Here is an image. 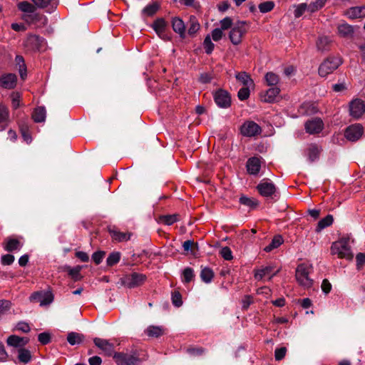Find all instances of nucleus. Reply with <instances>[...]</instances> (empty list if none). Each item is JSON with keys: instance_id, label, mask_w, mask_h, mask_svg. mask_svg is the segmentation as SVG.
Returning <instances> with one entry per match:
<instances>
[{"instance_id": "b1692460", "label": "nucleus", "mask_w": 365, "mask_h": 365, "mask_svg": "<svg viewBox=\"0 0 365 365\" xmlns=\"http://www.w3.org/2000/svg\"><path fill=\"white\" fill-rule=\"evenodd\" d=\"M171 23L173 31L178 34L180 38H184L185 37V25L184 21L179 17H173Z\"/></svg>"}, {"instance_id": "9b49d317", "label": "nucleus", "mask_w": 365, "mask_h": 365, "mask_svg": "<svg viewBox=\"0 0 365 365\" xmlns=\"http://www.w3.org/2000/svg\"><path fill=\"white\" fill-rule=\"evenodd\" d=\"M30 301L38 302L41 306L50 304L53 301V295L51 292H36L30 296Z\"/></svg>"}, {"instance_id": "a18cd8bd", "label": "nucleus", "mask_w": 365, "mask_h": 365, "mask_svg": "<svg viewBox=\"0 0 365 365\" xmlns=\"http://www.w3.org/2000/svg\"><path fill=\"white\" fill-rule=\"evenodd\" d=\"M182 282L187 284L192 282L195 278L194 270L191 267H186L182 271Z\"/></svg>"}, {"instance_id": "09e8293b", "label": "nucleus", "mask_w": 365, "mask_h": 365, "mask_svg": "<svg viewBox=\"0 0 365 365\" xmlns=\"http://www.w3.org/2000/svg\"><path fill=\"white\" fill-rule=\"evenodd\" d=\"M65 269L68 272V274L75 281H78L81 279V266H76L75 267H67Z\"/></svg>"}, {"instance_id": "473e14b6", "label": "nucleus", "mask_w": 365, "mask_h": 365, "mask_svg": "<svg viewBox=\"0 0 365 365\" xmlns=\"http://www.w3.org/2000/svg\"><path fill=\"white\" fill-rule=\"evenodd\" d=\"M17 7L19 10L25 13L24 14H32L36 11L37 8L34 3L31 4L26 1L19 2L17 5Z\"/></svg>"}, {"instance_id": "a211bd4d", "label": "nucleus", "mask_w": 365, "mask_h": 365, "mask_svg": "<svg viewBox=\"0 0 365 365\" xmlns=\"http://www.w3.org/2000/svg\"><path fill=\"white\" fill-rule=\"evenodd\" d=\"M43 41V38L39 36L31 34L25 40L24 46L30 51L38 50L41 46Z\"/></svg>"}, {"instance_id": "f257e3e1", "label": "nucleus", "mask_w": 365, "mask_h": 365, "mask_svg": "<svg viewBox=\"0 0 365 365\" xmlns=\"http://www.w3.org/2000/svg\"><path fill=\"white\" fill-rule=\"evenodd\" d=\"M313 272V267L312 264L302 263L299 264L295 272V277L298 284L304 288H310L314 283V280L311 277Z\"/></svg>"}, {"instance_id": "39448f33", "label": "nucleus", "mask_w": 365, "mask_h": 365, "mask_svg": "<svg viewBox=\"0 0 365 365\" xmlns=\"http://www.w3.org/2000/svg\"><path fill=\"white\" fill-rule=\"evenodd\" d=\"M341 60L338 57L327 58L319 66V74L325 77L335 71L341 64Z\"/></svg>"}, {"instance_id": "f03ea898", "label": "nucleus", "mask_w": 365, "mask_h": 365, "mask_svg": "<svg viewBox=\"0 0 365 365\" xmlns=\"http://www.w3.org/2000/svg\"><path fill=\"white\" fill-rule=\"evenodd\" d=\"M113 359L117 365H138L142 361L135 350L116 352L113 354Z\"/></svg>"}, {"instance_id": "7c9ffc66", "label": "nucleus", "mask_w": 365, "mask_h": 365, "mask_svg": "<svg viewBox=\"0 0 365 365\" xmlns=\"http://www.w3.org/2000/svg\"><path fill=\"white\" fill-rule=\"evenodd\" d=\"M46 110L45 107L38 106L34 109L32 113V119L36 123H42L45 121Z\"/></svg>"}, {"instance_id": "13d9d810", "label": "nucleus", "mask_w": 365, "mask_h": 365, "mask_svg": "<svg viewBox=\"0 0 365 365\" xmlns=\"http://www.w3.org/2000/svg\"><path fill=\"white\" fill-rule=\"evenodd\" d=\"M220 255L225 260H231L232 259V252L230 247H224L220 250Z\"/></svg>"}, {"instance_id": "6ab92c4d", "label": "nucleus", "mask_w": 365, "mask_h": 365, "mask_svg": "<svg viewBox=\"0 0 365 365\" xmlns=\"http://www.w3.org/2000/svg\"><path fill=\"white\" fill-rule=\"evenodd\" d=\"M144 332L150 338H159L166 334L167 329L161 325H150L145 329Z\"/></svg>"}, {"instance_id": "2f4dec72", "label": "nucleus", "mask_w": 365, "mask_h": 365, "mask_svg": "<svg viewBox=\"0 0 365 365\" xmlns=\"http://www.w3.org/2000/svg\"><path fill=\"white\" fill-rule=\"evenodd\" d=\"M235 78L244 86L251 87V86H254V85H255L254 84V81L251 78L250 76L247 73H246L245 71L237 73L236 75H235Z\"/></svg>"}, {"instance_id": "2eb2a0df", "label": "nucleus", "mask_w": 365, "mask_h": 365, "mask_svg": "<svg viewBox=\"0 0 365 365\" xmlns=\"http://www.w3.org/2000/svg\"><path fill=\"white\" fill-rule=\"evenodd\" d=\"M350 115L354 118H359L365 112V104L360 99L353 100L349 106Z\"/></svg>"}, {"instance_id": "c756f323", "label": "nucleus", "mask_w": 365, "mask_h": 365, "mask_svg": "<svg viewBox=\"0 0 365 365\" xmlns=\"http://www.w3.org/2000/svg\"><path fill=\"white\" fill-rule=\"evenodd\" d=\"M280 93V89L277 86L269 88L262 98L263 101L267 103H272L275 101L276 98Z\"/></svg>"}, {"instance_id": "0e129e2a", "label": "nucleus", "mask_w": 365, "mask_h": 365, "mask_svg": "<svg viewBox=\"0 0 365 365\" xmlns=\"http://www.w3.org/2000/svg\"><path fill=\"white\" fill-rule=\"evenodd\" d=\"M223 36V32L221 29H215L212 31V38L215 41H220Z\"/></svg>"}, {"instance_id": "0eeeda50", "label": "nucleus", "mask_w": 365, "mask_h": 365, "mask_svg": "<svg viewBox=\"0 0 365 365\" xmlns=\"http://www.w3.org/2000/svg\"><path fill=\"white\" fill-rule=\"evenodd\" d=\"M259 193L264 197L273 198L277 192L275 185L268 179H263L257 186Z\"/></svg>"}, {"instance_id": "423d86ee", "label": "nucleus", "mask_w": 365, "mask_h": 365, "mask_svg": "<svg viewBox=\"0 0 365 365\" xmlns=\"http://www.w3.org/2000/svg\"><path fill=\"white\" fill-rule=\"evenodd\" d=\"M122 284L129 288H135L142 285L146 280V276L141 273L133 272L122 278Z\"/></svg>"}, {"instance_id": "680f3d73", "label": "nucleus", "mask_w": 365, "mask_h": 365, "mask_svg": "<svg viewBox=\"0 0 365 365\" xmlns=\"http://www.w3.org/2000/svg\"><path fill=\"white\" fill-rule=\"evenodd\" d=\"M220 26L222 30H227L232 28V19L230 17H225L220 21Z\"/></svg>"}, {"instance_id": "e433bc0d", "label": "nucleus", "mask_w": 365, "mask_h": 365, "mask_svg": "<svg viewBox=\"0 0 365 365\" xmlns=\"http://www.w3.org/2000/svg\"><path fill=\"white\" fill-rule=\"evenodd\" d=\"M239 202L240 204L252 209H255L259 205V201L257 199L248 197L245 195H242L239 199Z\"/></svg>"}, {"instance_id": "c03bdc74", "label": "nucleus", "mask_w": 365, "mask_h": 365, "mask_svg": "<svg viewBox=\"0 0 365 365\" xmlns=\"http://www.w3.org/2000/svg\"><path fill=\"white\" fill-rule=\"evenodd\" d=\"M200 24L197 18L194 16L190 17L188 34L190 36H194L200 29Z\"/></svg>"}, {"instance_id": "4468645a", "label": "nucleus", "mask_w": 365, "mask_h": 365, "mask_svg": "<svg viewBox=\"0 0 365 365\" xmlns=\"http://www.w3.org/2000/svg\"><path fill=\"white\" fill-rule=\"evenodd\" d=\"M274 267L272 264L262 267L259 269L255 270V279L257 281L262 280L264 277L268 276L269 280H271L272 278L275 276L279 272V269L274 270Z\"/></svg>"}, {"instance_id": "dca6fc26", "label": "nucleus", "mask_w": 365, "mask_h": 365, "mask_svg": "<svg viewBox=\"0 0 365 365\" xmlns=\"http://www.w3.org/2000/svg\"><path fill=\"white\" fill-rule=\"evenodd\" d=\"M324 128V123L319 118H314L305 123V130L309 134L320 133Z\"/></svg>"}, {"instance_id": "37998d69", "label": "nucleus", "mask_w": 365, "mask_h": 365, "mask_svg": "<svg viewBox=\"0 0 365 365\" xmlns=\"http://www.w3.org/2000/svg\"><path fill=\"white\" fill-rule=\"evenodd\" d=\"M179 220L180 217L178 214L166 215L160 217V222L166 225H172Z\"/></svg>"}, {"instance_id": "79ce46f5", "label": "nucleus", "mask_w": 365, "mask_h": 365, "mask_svg": "<svg viewBox=\"0 0 365 365\" xmlns=\"http://www.w3.org/2000/svg\"><path fill=\"white\" fill-rule=\"evenodd\" d=\"M283 243V238L281 235H276L273 237L270 244L264 248L267 252H269L274 249L279 247Z\"/></svg>"}, {"instance_id": "e2e57ef3", "label": "nucleus", "mask_w": 365, "mask_h": 365, "mask_svg": "<svg viewBox=\"0 0 365 365\" xmlns=\"http://www.w3.org/2000/svg\"><path fill=\"white\" fill-rule=\"evenodd\" d=\"M287 349L285 347H280L278 349H276L274 351V357L277 361L282 360L286 354Z\"/></svg>"}, {"instance_id": "f704fd0d", "label": "nucleus", "mask_w": 365, "mask_h": 365, "mask_svg": "<svg viewBox=\"0 0 365 365\" xmlns=\"http://www.w3.org/2000/svg\"><path fill=\"white\" fill-rule=\"evenodd\" d=\"M85 339V336L77 332H70L67 336V341L71 345L80 344Z\"/></svg>"}, {"instance_id": "69168bd1", "label": "nucleus", "mask_w": 365, "mask_h": 365, "mask_svg": "<svg viewBox=\"0 0 365 365\" xmlns=\"http://www.w3.org/2000/svg\"><path fill=\"white\" fill-rule=\"evenodd\" d=\"M356 266L358 269H361L365 264V253H359L356 257Z\"/></svg>"}, {"instance_id": "774afa93", "label": "nucleus", "mask_w": 365, "mask_h": 365, "mask_svg": "<svg viewBox=\"0 0 365 365\" xmlns=\"http://www.w3.org/2000/svg\"><path fill=\"white\" fill-rule=\"evenodd\" d=\"M212 75L210 73H201L199 81L202 83H208L212 79Z\"/></svg>"}, {"instance_id": "c9c22d12", "label": "nucleus", "mask_w": 365, "mask_h": 365, "mask_svg": "<svg viewBox=\"0 0 365 365\" xmlns=\"http://www.w3.org/2000/svg\"><path fill=\"white\" fill-rule=\"evenodd\" d=\"M264 80L267 86L276 87L279 83V75L274 72H267L264 76Z\"/></svg>"}, {"instance_id": "412c9836", "label": "nucleus", "mask_w": 365, "mask_h": 365, "mask_svg": "<svg viewBox=\"0 0 365 365\" xmlns=\"http://www.w3.org/2000/svg\"><path fill=\"white\" fill-rule=\"evenodd\" d=\"M247 171L250 175H256L259 173L261 168V162L259 158H250L246 163Z\"/></svg>"}, {"instance_id": "5701e85b", "label": "nucleus", "mask_w": 365, "mask_h": 365, "mask_svg": "<svg viewBox=\"0 0 365 365\" xmlns=\"http://www.w3.org/2000/svg\"><path fill=\"white\" fill-rule=\"evenodd\" d=\"M345 15L351 19L364 18L365 6L351 7L346 11Z\"/></svg>"}, {"instance_id": "20e7f679", "label": "nucleus", "mask_w": 365, "mask_h": 365, "mask_svg": "<svg viewBox=\"0 0 365 365\" xmlns=\"http://www.w3.org/2000/svg\"><path fill=\"white\" fill-rule=\"evenodd\" d=\"M331 252L332 255H336L339 258L351 259L353 257L349 245V240L346 239H341L334 242L331 247Z\"/></svg>"}, {"instance_id": "bf43d9fd", "label": "nucleus", "mask_w": 365, "mask_h": 365, "mask_svg": "<svg viewBox=\"0 0 365 365\" xmlns=\"http://www.w3.org/2000/svg\"><path fill=\"white\" fill-rule=\"evenodd\" d=\"M38 340L43 345L48 344L51 341V335L47 332L41 333L38 336Z\"/></svg>"}, {"instance_id": "f3484780", "label": "nucleus", "mask_w": 365, "mask_h": 365, "mask_svg": "<svg viewBox=\"0 0 365 365\" xmlns=\"http://www.w3.org/2000/svg\"><path fill=\"white\" fill-rule=\"evenodd\" d=\"M17 84V76L14 73H5L0 76V87L11 90Z\"/></svg>"}, {"instance_id": "4c0bfd02", "label": "nucleus", "mask_w": 365, "mask_h": 365, "mask_svg": "<svg viewBox=\"0 0 365 365\" xmlns=\"http://www.w3.org/2000/svg\"><path fill=\"white\" fill-rule=\"evenodd\" d=\"M333 222H334L333 216L331 215H327L325 217H324L323 219H322L319 221V222L317 225L316 230H315L316 232H321L323 229L331 225Z\"/></svg>"}, {"instance_id": "7ed1b4c3", "label": "nucleus", "mask_w": 365, "mask_h": 365, "mask_svg": "<svg viewBox=\"0 0 365 365\" xmlns=\"http://www.w3.org/2000/svg\"><path fill=\"white\" fill-rule=\"evenodd\" d=\"M249 29L248 23L245 21H237L231 29L229 38L234 45H238L242 42L243 36Z\"/></svg>"}, {"instance_id": "a878e982", "label": "nucleus", "mask_w": 365, "mask_h": 365, "mask_svg": "<svg viewBox=\"0 0 365 365\" xmlns=\"http://www.w3.org/2000/svg\"><path fill=\"white\" fill-rule=\"evenodd\" d=\"M337 30L339 34L344 38H352L354 34V26L346 23L339 25Z\"/></svg>"}, {"instance_id": "58836bf2", "label": "nucleus", "mask_w": 365, "mask_h": 365, "mask_svg": "<svg viewBox=\"0 0 365 365\" xmlns=\"http://www.w3.org/2000/svg\"><path fill=\"white\" fill-rule=\"evenodd\" d=\"M160 9V4L157 2L147 5L142 11L143 16H153Z\"/></svg>"}, {"instance_id": "1a4fd4ad", "label": "nucleus", "mask_w": 365, "mask_h": 365, "mask_svg": "<svg viewBox=\"0 0 365 365\" xmlns=\"http://www.w3.org/2000/svg\"><path fill=\"white\" fill-rule=\"evenodd\" d=\"M22 19L27 24L34 25L38 28L45 26L48 23V19L46 16L35 13V11L30 14H24Z\"/></svg>"}, {"instance_id": "8fccbe9b", "label": "nucleus", "mask_w": 365, "mask_h": 365, "mask_svg": "<svg viewBox=\"0 0 365 365\" xmlns=\"http://www.w3.org/2000/svg\"><path fill=\"white\" fill-rule=\"evenodd\" d=\"M331 43L330 39L327 36H321L317 42V48L320 51H325L329 48Z\"/></svg>"}, {"instance_id": "6e6d98bb", "label": "nucleus", "mask_w": 365, "mask_h": 365, "mask_svg": "<svg viewBox=\"0 0 365 365\" xmlns=\"http://www.w3.org/2000/svg\"><path fill=\"white\" fill-rule=\"evenodd\" d=\"M250 87L248 86H243L242 88L239 90L237 97L240 101H245L250 97Z\"/></svg>"}, {"instance_id": "052dcab7", "label": "nucleus", "mask_w": 365, "mask_h": 365, "mask_svg": "<svg viewBox=\"0 0 365 365\" xmlns=\"http://www.w3.org/2000/svg\"><path fill=\"white\" fill-rule=\"evenodd\" d=\"M105 255L106 252L104 251L96 252L92 255V259L96 264H99L102 262Z\"/></svg>"}, {"instance_id": "5fc2aeb1", "label": "nucleus", "mask_w": 365, "mask_h": 365, "mask_svg": "<svg viewBox=\"0 0 365 365\" xmlns=\"http://www.w3.org/2000/svg\"><path fill=\"white\" fill-rule=\"evenodd\" d=\"M203 46H204V48H205V53L207 54H210L212 53L214 48H215V45L214 43L212 42L211 41V38H210V36L208 35L207 36L205 39H204V41H203Z\"/></svg>"}, {"instance_id": "f8f14e48", "label": "nucleus", "mask_w": 365, "mask_h": 365, "mask_svg": "<svg viewBox=\"0 0 365 365\" xmlns=\"http://www.w3.org/2000/svg\"><path fill=\"white\" fill-rule=\"evenodd\" d=\"M215 103L222 108H229L231 106V97L230 93L223 89H219L213 95Z\"/></svg>"}, {"instance_id": "4d7b16f0", "label": "nucleus", "mask_w": 365, "mask_h": 365, "mask_svg": "<svg viewBox=\"0 0 365 365\" xmlns=\"http://www.w3.org/2000/svg\"><path fill=\"white\" fill-rule=\"evenodd\" d=\"M172 302L177 307H180L182 304V296L180 292L174 291L172 293Z\"/></svg>"}, {"instance_id": "9d476101", "label": "nucleus", "mask_w": 365, "mask_h": 365, "mask_svg": "<svg viewBox=\"0 0 365 365\" xmlns=\"http://www.w3.org/2000/svg\"><path fill=\"white\" fill-rule=\"evenodd\" d=\"M241 134L246 137H255L262 132L261 127L252 120L245 121L240 128Z\"/></svg>"}, {"instance_id": "a19ab883", "label": "nucleus", "mask_w": 365, "mask_h": 365, "mask_svg": "<svg viewBox=\"0 0 365 365\" xmlns=\"http://www.w3.org/2000/svg\"><path fill=\"white\" fill-rule=\"evenodd\" d=\"M214 277V272L212 269L209 267L202 268L200 272V278L205 283H210Z\"/></svg>"}, {"instance_id": "72a5a7b5", "label": "nucleus", "mask_w": 365, "mask_h": 365, "mask_svg": "<svg viewBox=\"0 0 365 365\" xmlns=\"http://www.w3.org/2000/svg\"><path fill=\"white\" fill-rule=\"evenodd\" d=\"M38 9H46L49 6L53 9L58 5V0H31Z\"/></svg>"}, {"instance_id": "393cba45", "label": "nucleus", "mask_w": 365, "mask_h": 365, "mask_svg": "<svg viewBox=\"0 0 365 365\" xmlns=\"http://www.w3.org/2000/svg\"><path fill=\"white\" fill-rule=\"evenodd\" d=\"M167 26L168 24L163 18H158L153 21L152 28L160 37L163 38Z\"/></svg>"}, {"instance_id": "aec40b11", "label": "nucleus", "mask_w": 365, "mask_h": 365, "mask_svg": "<svg viewBox=\"0 0 365 365\" xmlns=\"http://www.w3.org/2000/svg\"><path fill=\"white\" fill-rule=\"evenodd\" d=\"M29 341L28 337H21L16 335H11L7 338L6 343L9 346L21 349L24 348Z\"/></svg>"}, {"instance_id": "de8ad7c7", "label": "nucleus", "mask_w": 365, "mask_h": 365, "mask_svg": "<svg viewBox=\"0 0 365 365\" xmlns=\"http://www.w3.org/2000/svg\"><path fill=\"white\" fill-rule=\"evenodd\" d=\"M10 98L11 99V107L14 110H16L21 106V94L19 92H12Z\"/></svg>"}, {"instance_id": "ddd939ff", "label": "nucleus", "mask_w": 365, "mask_h": 365, "mask_svg": "<svg viewBox=\"0 0 365 365\" xmlns=\"http://www.w3.org/2000/svg\"><path fill=\"white\" fill-rule=\"evenodd\" d=\"M93 342L95 345L99 348L105 355L108 356H113L115 353L114 351V344L111 343L110 341L98 337H96L93 339Z\"/></svg>"}, {"instance_id": "864d4df0", "label": "nucleus", "mask_w": 365, "mask_h": 365, "mask_svg": "<svg viewBox=\"0 0 365 365\" xmlns=\"http://www.w3.org/2000/svg\"><path fill=\"white\" fill-rule=\"evenodd\" d=\"M274 7V3L272 1H264L259 5V9L261 13L271 11Z\"/></svg>"}, {"instance_id": "6e6552de", "label": "nucleus", "mask_w": 365, "mask_h": 365, "mask_svg": "<svg viewBox=\"0 0 365 365\" xmlns=\"http://www.w3.org/2000/svg\"><path fill=\"white\" fill-rule=\"evenodd\" d=\"M364 134V127L360 123H355L348 126L344 131L345 138L351 142L359 140Z\"/></svg>"}, {"instance_id": "ea45409f", "label": "nucleus", "mask_w": 365, "mask_h": 365, "mask_svg": "<svg viewBox=\"0 0 365 365\" xmlns=\"http://www.w3.org/2000/svg\"><path fill=\"white\" fill-rule=\"evenodd\" d=\"M31 359V351L26 349L21 348L18 349V360L23 364H28Z\"/></svg>"}, {"instance_id": "3c124183", "label": "nucleus", "mask_w": 365, "mask_h": 365, "mask_svg": "<svg viewBox=\"0 0 365 365\" xmlns=\"http://www.w3.org/2000/svg\"><path fill=\"white\" fill-rule=\"evenodd\" d=\"M120 256L121 255L119 252H111L106 259L107 265L109 267H112L118 263L120 259Z\"/></svg>"}, {"instance_id": "bb28decb", "label": "nucleus", "mask_w": 365, "mask_h": 365, "mask_svg": "<svg viewBox=\"0 0 365 365\" xmlns=\"http://www.w3.org/2000/svg\"><path fill=\"white\" fill-rule=\"evenodd\" d=\"M109 233L113 240L117 242H125L130 240V232H123L115 229H109Z\"/></svg>"}, {"instance_id": "603ef678", "label": "nucleus", "mask_w": 365, "mask_h": 365, "mask_svg": "<svg viewBox=\"0 0 365 365\" xmlns=\"http://www.w3.org/2000/svg\"><path fill=\"white\" fill-rule=\"evenodd\" d=\"M306 11H309V4H307L306 3H302L297 5L294 11V17L299 18Z\"/></svg>"}, {"instance_id": "cd10ccee", "label": "nucleus", "mask_w": 365, "mask_h": 365, "mask_svg": "<svg viewBox=\"0 0 365 365\" xmlns=\"http://www.w3.org/2000/svg\"><path fill=\"white\" fill-rule=\"evenodd\" d=\"M322 148L316 144L309 145L307 152V157L310 162H314L319 159Z\"/></svg>"}, {"instance_id": "4be33fe9", "label": "nucleus", "mask_w": 365, "mask_h": 365, "mask_svg": "<svg viewBox=\"0 0 365 365\" xmlns=\"http://www.w3.org/2000/svg\"><path fill=\"white\" fill-rule=\"evenodd\" d=\"M9 123V110L4 104H0V131L4 130Z\"/></svg>"}, {"instance_id": "c85d7f7f", "label": "nucleus", "mask_w": 365, "mask_h": 365, "mask_svg": "<svg viewBox=\"0 0 365 365\" xmlns=\"http://www.w3.org/2000/svg\"><path fill=\"white\" fill-rule=\"evenodd\" d=\"M21 247L22 243L15 238H8L4 242V249L9 252L20 250Z\"/></svg>"}, {"instance_id": "49530a36", "label": "nucleus", "mask_w": 365, "mask_h": 365, "mask_svg": "<svg viewBox=\"0 0 365 365\" xmlns=\"http://www.w3.org/2000/svg\"><path fill=\"white\" fill-rule=\"evenodd\" d=\"M328 0H315L309 4V12L312 14L322 9Z\"/></svg>"}, {"instance_id": "338daca9", "label": "nucleus", "mask_w": 365, "mask_h": 365, "mask_svg": "<svg viewBox=\"0 0 365 365\" xmlns=\"http://www.w3.org/2000/svg\"><path fill=\"white\" fill-rule=\"evenodd\" d=\"M14 261V257L12 255L7 254L1 257V263L4 265H10Z\"/></svg>"}]
</instances>
